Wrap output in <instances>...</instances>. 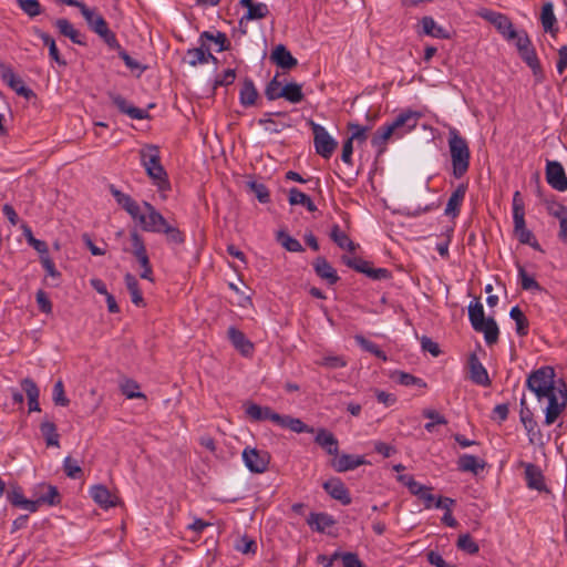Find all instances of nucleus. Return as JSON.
I'll return each mask as SVG.
<instances>
[{"instance_id": "26", "label": "nucleus", "mask_w": 567, "mask_h": 567, "mask_svg": "<svg viewBox=\"0 0 567 567\" xmlns=\"http://www.w3.org/2000/svg\"><path fill=\"white\" fill-rule=\"evenodd\" d=\"M519 56L530 68L536 81L542 82L544 80V71L535 48L532 45L528 49L520 51Z\"/></svg>"}, {"instance_id": "46", "label": "nucleus", "mask_w": 567, "mask_h": 567, "mask_svg": "<svg viewBox=\"0 0 567 567\" xmlns=\"http://www.w3.org/2000/svg\"><path fill=\"white\" fill-rule=\"evenodd\" d=\"M37 34L43 41V44L48 47L50 58L58 64L65 65L66 62L61 58L54 39L51 38L48 33L40 30H37Z\"/></svg>"}, {"instance_id": "50", "label": "nucleus", "mask_w": 567, "mask_h": 567, "mask_svg": "<svg viewBox=\"0 0 567 567\" xmlns=\"http://www.w3.org/2000/svg\"><path fill=\"white\" fill-rule=\"evenodd\" d=\"M277 241L288 251L301 252L303 251L302 245L296 238L291 237L288 233L280 230L277 233Z\"/></svg>"}, {"instance_id": "35", "label": "nucleus", "mask_w": 567, "mask_h": 567, "mask_svg": "<svg viewBox=\"0 0 567 567\" xmlns=\"http://www.w3.org/2000/svg\"><path fill=\"white\" fill-rule=\"evenodd\" d=\"M40 489L42 491V493L34 499V502H37V509L42 504L53 506L61 502L59 491L55 486L41 485Z\"/></svg>"}, {"instance_id": "51", "label": "nucleus", "mask_w": 567, "mask_h": 567, "mask_svg": "<svg viewBox=\"0 0 567 567\" xmlns=\"http://www.w3.org/2000/svg\"><path fill=\"white\" fill-rule=\"evenodd\" d=\"M354 340L364 351L372 353L373 355H375L377 358L381 359L382 361H386L388 360V357H386L385 352L382 351L378 347V344H375L374 342L365 339L361 334H357L354 337Z\"/></svg>"}, {"instance_id": "37", "label": "nucleus", "mask_w": 567, "mask_h": 567, "mask_svg": "<svg viewBox=\"0 0 567 567\" xmlns=\"http://www.w3.org/2000/svg\"><path fill=\"white\" fill-rule=\"evenodd\" d=\"M209 45L205 41H199V47L194 49H188L186 52L187 62L192 66H196L197 64L207 63L206 52H208Z\"/></svg>"}, {"instance_id": "2", "label": "nucleus", "mask_w": 567, "mask_h": 567, "mask_svg": "<svg viewBox=\"0 0 567 567\" xmlns=\"http://www.w3.org/2000/svg\"><path fill=\"white\" fill-rule=\"evenodd\" d=\"M140 158L153 184L162 192L168 190L171 184L167 173L161 164L159 148L156 145H146L140 150Z\"/></svg>"}, {"instance_id": "56", "label": "nucleus", "mask_w": 567, "mask_h": 567, "mask_svg": "<svg viewBox=\"0 0 567 567\" xmlns=\"http://www.w3.org/2000/svg\"><path fill=\"white\" fill-rule=\"evenodd\" d=\"M140 390V385L134 380H125L121 383V391L127 399H146Z\"/></svg>"}, {"instance_id": "4", "label": "nucleus", "mask_w": 567, "mask_h": 567, "mask_svg": "<svg viewBox=\"0 0 567 567\" xmlns=\"http://www.w3.org/2000/svg\"><path fill=\"white\" fill-rule=\"evenodd\" d=\"M557 385L555 370L549 365L533 371L526 380V386L535 393L538 401L545 399L548 392L553 391Z\"/></svg>"}, {"instance_id": "44", "label": "nucleus", "mask_w": 567, "mask_h": 567, "mask_svg": "<svg viewBox=\"0 0 567 567\" xmlns=\"http://www.w3.org/2000/svg\"><path fill=\"white\" fill-rule=\"evenodd\" d=\"M280 94L282 99L293 104L300 103L305 99L302 86L298 83L286 84Z\"/></svg>"}, {"instance_id": "25", "label": "nucleus", "mask_w": 567, "mask_h": 567, "mask_svg": "<svg viewBox=\"0 0 567 567\" xmlns=\"http://www.w3.org/2000/svg\"><path fill=\"white\" fill-rule=\"evenodd\" d=\"M111 100L113 104L118 109L120 112L128 115L134 120H144L148 117V113L145 110L138 109L127 103V101L118 94H112Z\"/></svg>"}, {"instance_id": "12", "label": "nucleus", "mask_w": 567, "mask_h": 567, "mask_svg": "<svg viewBox=\"0 0 567 567\" xmlns=\"http://www.w3.org/2000/svg\"><path fill=\"white\" fill-rule=\"evenodd\" d=\"M1 79L7 83L18 95L25 99H31L34 93L31 89L25 86L23 80L18 76L10 66L1 65Z\"/></svg>"}, {"instance_id": "52", "label": "nucleus", "mask_w": 567, "mask_h": 567, "mask_svg": "<svg viewBox=\"0 0 567 567\" xmlns=\"http://www.w3.org/2000/svg\"><path fill=\"white\" fill-rule=\"evenodd\" d=\"M468 319L473 327V329H477L476 326H480L485 318L483 305L480 301L471 302L468 306Z\"/></svg>"}, {"instance_id": "34", "label": "nucleus", "mask_w": 567, "mask_h": 567, "mask_svg": "<svg viewBox=\"0 0 567 567\" xmlns=\"http://www.w3.org/2000/svg\"><path fill=\"white\" fill-rule=\"evenodd\" d=\"M91 29L96 34H99L110 47H114L117 44L115 34L109 29L107 22L102 16L94 20V23L91 25Z\"/></svg>"}, {"instance_id": "18", "label": "nucleus", "mask_w": 567, "mask_h": 567, "mask_svg": "<svg viewBox=\"0 0 567 567\" xmlns=\"http://www.w3.org/2000/svg\"><path fill=\"white\" fill-rule=\"evenodd\" d=\"M468 367L470 378L474 383L483 386H487L491 384L488 373L475 353H472L470 355Z\"/></svg>"}, {"instance_id": "62", "label": "nucleus", "mask_w": 567, "mask_h": 567, "mask_svg": "<svg viewBox=\"0 0 567 567\" xmlns=\"http://www.w3.org/2000/svg\"><path fill=\"white\" fill-rule=\"evenodd\" d=\"M53 402L55 405L66 406L70 400L66 398L64 392V385L61 380L56 381L53 386Z\"/></svg>"}, {"instance_id": "32", "label": "nucleus", "mask_w": 567, "mask_h": 567, "mask_svg": "<svg viewBox=\"0 0 567 567\" xmlns=\"http://www.w3.org/2000/svg\"><path fill=\"white\" fill-rule=\"evenodd\" d=\"M476 327L477 329L474 330L484 334L485 342L488 346L495 344L498 341L499 330L496 321L493 318H487Z\"/></svg>"}, {"instance_id": "28", "label": "nucleus", "mask_w": 567, "mask_h": 567, "mask_svg": "<svg viewBox=\"0 0 567 567\" xmlns=\"http://www.w3.org/2000/svg\"><path fill=\"white\" fill-rule=\"evenodd\" d=\"M525 480L529 488L539 492L545 489L544 475L537 465L532 463L525 465Z\"/></svg>"}, {"instance_id": "40", "label": "nucleus", "mask_w": 567, "mask_h": 567, "mask_svg": "<svg viewBox=\"0 0 567 567\" xmlns=\"http://www.w3.org/2000/svg\"><path fill=\"white\" fill-rule=\"evenodd\" d=\"M289 204L290 205H302L311 213L317 210V206L312 202L310 196H308L307 194H305L303 192H301L300 189L295 188V187L289 190Z\"/></svg>"}, {"instance_id": "57", "label": "nucleus", "mask_w": 567, "mask_h": 567, "mask_svg": "<svg viewBox=\"0 0 567 567\" xmlns=\"http://www.w3.org/2000/svg\"><path fill=\"white\" fill-rule=\"evenodd\" d=\"M518 278L520 280L522 289L524 290H537L540 291V285L535 280V278L528 275L523 266H518Z\"/></svg>"}, {"instance_id": "3", "label": "nucleus", "mask_w": 567, "mask_h": 567, "mask_svg": "<svg viewBox=\"0 0 567 567\" xmlns=\"http://www.w3.org/2000/svg\"><path fill=\"white\" fill-rule=\"evenodd\" d=\"M447 143L453 176L461 178L467 173L470 167L471 152L468 143L455 127L450 128Z\"/></svg>"}, {"instance_id": "45", "label": "nucleus", "mask_w": 567, "mask_h": 567, "mask_svg": "<svg viewBox=\"0 0 567 567\" xmlns=\"http://www.w3.org/2000/svg\"><path fill=\"white\" fill-rule=\"evenodd\" d=\"M540 21L546 32L554 33L557 31V29H554V25L557 20L554 13V6L551 2L544 3L542 8Z\"/></svg>"}, {"instance_id": "11", "label": "nucleus", "mask_w": 567, "mask_h": 567, "mask_svg": "<svg viewBox=\"0 0 567 567\" xmlns=\"http://www.w3.org/2000/svg\"><path fill=\"white\" fill-rule=\"evenodd\" d=\"M545 177L548 185L555 190H567V175L560 162L547 159Z\"/></svg>"}, {"instance_id": "59", "label": "nucleus", "mask_w": 567, "mask_h": 567, "mask_svg": "<svg viewBox=\"0 0 567 567\" xmlns=\"http://www.w3.org/2000/svg\"><path fill=\"white\" fill-rule=\"evenodd\" d=\"M281 82L278 80V75H276L271 81L268 82L265 89V95L269 101H275L281 99Z\"/></svg>"}, {"instance_id": "31", "label": "nucleus", "mask_w": 567, "mask_h": 567, "mask_svg": "<svg viewBox=\"0 0 567 567\" xmlns=\"http://www.w3.org/2000/svg\"><path fill=\"white\" fill-rule=\"evenodd\" d=\"M485 466L483 460L471 454H463L457 460V468L461 472L477 474Z\"/></svg>"}, {"instance_id": "9", "label": "nucleus", "mask_w": 567, "mask_h": 567, "mask_svg": "<svg viewBox=\"0 0 567 567\" xmlns=\"http://www.w3.org/2000/svg\"><path fill=\"white\" fill-rule=\"evenodd\" d=\"M343 262L358 272L364 274L374 280L388 279L391 274L386 268H373L372 265L360 257H342Z\"/></svg>"}, {"instance_id": "7", "label": "nucleus", "mask_w": 567, "mask_h": 567, "mask_svg": "<svg viewBox=\"0 0 567 567\" xmlns=\"http://www.w3.org/2000/svg\"><path fill=\"white\" fill-rule=\"evenodd\" d=\"M130 238L132 241L131 252L136 258L142 268V272L140 274L141 278L153 281V268L150 262L146 246L144 244L142 236L138 234L137 230L134 229L130 233Z\"/></svg>"}, {"instance_id": "58", "label": "nucleus", "mask_w": 567, "mask_h": 567, "mask_svg": "<svg viewBox=\"0 0 567 567\" xmlns=\"http://www.w3.org/2000/svg\"><path fill=\"white\" fill-rule=\"evenodd\" d=\"M161 234H165L167 241L172 244L181 245L185 241L184 234L177 227L169 225L167 221L162 228Z\"/></svg>"}, {"instance_id": "55", "label": "nucleus", "mask_w": 567, "mask_h": 567, "mask_svg": "<svg viewBox=\"0 0 567 567\" xmlns=\"http://www.w3.org/2000/svg\"><path fill=\"white\" fill-rule=\"evenodd\" d=\"M456 546L460 550H463L470 555L477 554L480 550L477 543L472 538L470 534L460 535Z\"/></svg>"}, {"instance_id": "38", "label": "nucleus", "mask_w": 567, "mask_h": 567, "mask_svg": "<svg viewBox=\"0 0 567 567\" xmlns=\"http://www.w3.org/2000/svg\"><path fill=\"white\" fill-rule=\"evenodd\" d=\"M282 421L279 422L280 427L289 429L295 433H313V429L303 423L300 419L290 415H281Z\"/></svg>"}, {"instance_id": "61", "label": "nucleus", "mask_w": 567, "mask_h": 567, "mask_svg": "<svg viewBox=\"0 0 567 567\" xmlns=\"http://www.w3.org/2000/svg\"><path fill=\"white\" fill-rule=\"evenodd\" d=\"M21 10L33 18L41 13V4L38 0H17Z\"/></svg>"}, {"instance_id": "30", "label": "nucleus", "mask_w": 567, "mask_h": 567, "mask_svg": "<svg viewBox=\"0 0 567 567\" xmlns=\"http://www.w3.org/2000/svg\"><path fill=\"white\" fill-rule=\"evenodd\" d=\"M307 523L311 529L318 533H324L329 527L336 524V520L327 513H311Z\"/></svg>"}, {"instance_id": "27", "label": "nucleus", "mask_w": 567, "mask_h": 567, "mask_svg": "<svg viewBox=\"0 0 567 567\" xmlns=\"http://www.w3.org/2000/svg\"><path fill=\"white\" fill-rule=\"evenodd\" d=\"M315 442L322 447L328 454L337 456L339 453V442L336 436L327 431L326 429H320L317 432L315 437Z\"/></svg>"}, {"instance_id": "60", "label": "nucleus", "mask_w": 567, "mask_h": 567, "mask_svg": "<svg viewBox=\"0 0 567 567\" xmlns=\"http://www.w3.org/2000/svg\"><path fill=\"white\" fill-rule=\"evenodd\" d=\"M63 470L68 477L70 478H79L83 473L81 466L78 461L73 460L71 456H66L63 462Z\"/></svg>"}, {"instance_id": "64", "label": "nucleus", "mask_w": 567, "mask_h": 567, "mask_svg": "<svg viewBox=\"0 0 567 567\" xmlns=\"http://www.w3.org/2000/svg\"><path fill=\"white\" fill-rule=\"evenodd\" d=\"M339 559L342 561V567H363L357 554L340 553Z\"/></svg>"}, {"instance_id": "22", "label": "nucleus", "mask_w": 567, "mask_h": 567, "mask_svg": "<svg viewBox=\"0 0 567 567\" xmlns=\"http://www.w3.org/2000/svg\"><path fill=\"white\" fill-rule=\"evenodd\" d=\"M467 190V184H460L456 189L451 194L444 214L449 217H456L460 214V209L462 206V203L465 198V194Z\"/></svg>"}, {"instance_id": "54", "label": "nucleus", "mask_w": 567, "mask_h": 567, "mask_svg": "<svg viewBox=\"0 0 567 567\" xmlns=\"http://www.w3.org/2000/svg\"><path fill=\"white\" fill-rule=\"evenodd\" d=\"M247 187L251 193H254L260 203L266 204L270 200V193L265 184L256 181H249L247 183Z\"/></svg>"}, {"instance_id": "1", "label": "nucleus", "mask_w": 567, "mask_h": 567, "mask_svg": "<svg viewBox=\"0 0 567 567\" xmlns=\"http://www.w3.org/2000/svg\"><path fill=\"white\" fill-rule=\"evenodd\" d=\"M420 114L417 112L406 111L399 114L393 122L380 126L371 138V145L378 150L379 154L385 151L388 141L392 135L401 137L416 127Z\"/></svg>"}, {"instance_id": "24", "label": "nucleus", "mask_w": 567, "mask_h": 567, "mask_svg": "<svg viewBox=\"0 0 567 567\" xmlns=\"http://www.w3.org/2000/svg\"><path fill=\"white\" fill-rule=\"evenodd\" d=\"M240 6L247 9V12L240 19V24L247 20H260L268 16L269 9L266 3H255L252 0H240Z\"/></svg>"}, {"instance_id": "21", "label": "nucleus", "mask_w": 567, "mask_h": 567, "mask_svg": "<svg viewBox=\"0 0 567 567\" xmlns=\"http://www.w3.org/2000/svg\"><path fill=\"white\" fill-rule=\"evenodd\" d=\"M313 269L317 276L329 285H334L339 280L337 270L324 257H318L315 259Z\"/></svg>"}, {"instance_id": "20", "label": "nucleus", "mask_w": 567, "mask_h": 567, "mask_svg": "<svg viewBox=\"0 0 567 567\" xmlns=\"http://www.w3.org/2000/svg\"><path fill=\"white\" fill-rule=\"evenodd\" d=\"M228 338L231 344L238 350L243 355L249 357L254 352V344L250 342L244 332L238 330L235 327H229L227 331Z\"/></svg>"}, {"instance_id": "47", "label": "nucleus", "mask_w": 567, "mask_h": 567, "mask_svg": "<svg viewBox=\"0 0 567 567\" xmlns=\"http://www.w3.org/2000/svg\"><path fill=\"white\" fill-rule=\"evenodd\" d=\"M8 499L13 506L21 507L30 513L37 512V502L34 499H27L20 491L9 493Z\"/></svg>"}, {"instance_id": "16", "label": "nucleus", "mask_w": 567, "mask_h": 567, "mask_svg": "<svg viewBox=\"0 0 567 567\" xmlns=\"http://www.w3.org/2000/svg\"><path fill=\"white\" fill-rule=\"evenodd\" d=\"M363 464H367V461L363 456L351 454L337 455L331 462V466L338 473L354 470Z\"/></svg>"}, {"instance_id": "48", "label": "nucleus", "mask_w": 567, "mask_h": 567, "mask_svg": "<svg viewBox=\"0 0 567 567\" xmlns=\"http://www.w3.org/2000/svg\"><path fill=\"white\" fill-rule=\"evenodd\" d=\"M509 317L516 322V333L524 337L528 333V320L518 306L511 309Z\"/></svg>"}, {"instance_id": "23", "label": "nucleus", "mask_w": 567, "mask_h": 567, "mask_svg": "<svg viewBox=\"0 0 567 567\" xmlns=\"http://www.w3.org/2000/svg\"><path fill=\"white\" fill-rule=\"evenodd\" d=\"M514 234L518 241L524 245H529L535 249H539V244L535 240L533 233L527 229L525 216L513 217Z\"/></svg>"}, {"instance_id": "49", "label": "nucleus", "mask_w": 567, "mask_h": 567, "mask_svg": "<svg viewBox=\"0 0 567 567\" xmlns=\"http://www.w3.org/2000/svg\"><path fill=\"white\" fill-rule=\"evenodd\" d=\"M55 27L58 28L61 34L68 37L73 43H83L80 39V32L74 29V27L69 22V20L58 19L55 21Z\"/></svg>"}, {"instance_id": "19", "label": "nucleus", "mask_w": 567, "mask_h": 567, "mask_svg": "<svg viewBox=\"0 0 567 567\" xmlns=\"http://www.w3.org/2000/svg\"><path fill=\"white\" fill-rule=\"evenodd\" d=\"M143 207L147 212L145 231L161 234L162 228L166 225L164 216L148 202H143Z\"/></svg>"}, {"instance_id": "63", "label": "nucleus", "mask_w": 567, "mask_h": 567, "mask_svg": "<svg viewBox=\"0 0 567 567\" xmlns=\"http://www.w3.org/2000/svg\"><path fill=\"white\" fill-rule=\"evenodd\" d=\"M348 128L351 131V136L349 140H351L352 143L353 141L364 142L368 138V126H361L357 123H349Z\"/></svg>"}, {"instance_id": "15", "label": "nucleus", "mask_w": 567, "mask_h": 567, "mask_svg": "<svg viewBox=\"0 0 567 567\" xmlns=\"http://www.w3.org/2000/svg\"><path fill=\"white\" fill-rule=\"evenodd\" d=\"M246 414L252 421L269 420L277 425L282 421L281 414L274 412L269 406H260L256 403H249L246 405Z\"/></svg>"}, {"instance_id": "39", "label": "nucleus", "mask_w": 567, "mask_h": 567, "mask_svg": "<svg viewBox=\"0 0 567 567\" xmlns=\"http://www.w3.org/2000/svg\"><path fill=\"white\" fill-rule=\"evenodd\" d=\"M493 25L506 40H512V38L516 35V30L514 29L512 21L503 13L494 17Z\"/></svg>"}, {"instance_id": "53", "label": "nucleus", "mask_w": 567, "mask_h": 567, "mask_svg": "<svg viewBox=\"0 0 567 567\" xmlns=\"http://www.w3.org/2000/svg\"><path fill=\"white\" fill-rule=\"evenodd\" d=\"M544 205L549 215L554 216L558 220L567 216V207L561 203L555 200L554 197L545 198Z\"/></svg>"}, {"instance_id": "8", "label": "nucleus", "mask_w": 567, "mask_h": 567, "mask_svg": "<svg viewBox=\"0 0 567 567\" xmlns=\"http://www.w3.org/2000/svg\"><path fill=\"white\" fill-rule=\"evenodd\" d=\"M313 133V143L316 152L323 158H330L334 153L338 142L320 124L313 121L309 122Z\"/></svg>"}, {"instance_id": "42", "label": "nucleus", "mask_w": 567, "mask_h": 567, "mask_svg": "<svg viewBox=\"0 0 567 567\" xmlns=\"http://www.w3.org/2000/svg\"><path fill=\"white\" fill-rule=\"evenodd\" d=\"M198 41H205L206 43L208 41L214 42L218 45L219 52L228 50L230 47V42L227 39L226 34L220 31H216L215 33L210 31H204L200 33Z\"/></svg>"}, {"instance_id": "41", "label": "nucleus", "mask_w": 567, "mask_h": 567, "mask_svg": "<svg viewBox=\"0 0 567 567\" xmlns=\"http://www.w3.org/2000/svg\"><path fill=\"white\" fill-rule=\"evenodd\" d=\"M124 281H125L126 288L131 295L132 302L138 307L143 306L144 299H143V295L140 289L138 281H137L136 277L128 272L125 275Z\"/></svg>"}, {"instance_id": "10", "label": "nucleus", "mask_w": 567, "mask_h": 567, "mask_svg": "<svg viewBox=\"0 0 567 567\" xmlns=\"http://www.w3.org/2000/svg\"><path fill=\"white\" fill-rule=\"evenodd\" d=\"M243 460L250 472L260 474L267 471L270 454L267 451L246 447L243 452Z\"/></svg>"}, {"instance_id": "33", "label": "nucleus", "mask_w": 567, "mask_h": 567, "mask_svg": "<svg viewBox=\"0 0 567 567\" xmlns=\"http://www.w3.org/2000/svg\"><path fill=\"white\" fill-rule=\"evenodd\" d=\"M421 27L424 34L437 38L450 39V33L443 27L439 25L432 17H423Z\"/></svg>"}, {"instance_id": "29", "label": "nucleus", "mask_w": 567, "mask_h": 567, "mask_svg": "<svg viewBox=\"0 0 567 567\" xmlns=\"http://www.w3.org/2000/svg\"><path fill=\"white\" fill-rule=\"evenodd\" d=\"M21 388L25 392L28 398L29 411L30 412H39V395L40 391L35 382L29 378H25L21 381Z\"/></svg>"}, {"instance_id": "6", "label": "nucleus", "mask_w": 567, "mask_h": 567, "mask_svg": "<svg viewBox=\"0 0 567 567\" xmlns=\"http://www.w3.org/2000/svg\"><path fill=\"white\" fill-rule=\"evenodd\" d=\"M112 195L114 196L116 203L132 217V219L140 225V227L145 231V225L147 219V212L141 206L135 199H133L130 195L122 193L121 190L112 187Z\"/></svg>"}, {"instance_id": "43", "label": "nucleus", "mask_w": 567, "mask_h": 567, "mask_svg": "<svg viewBox=\"0 0 567 567\" xmlns=\"http://www.w3.org/2000/svg\"><path fill=\"white\" fill-rule=\"evenodd\" d=\"M40 431L48 446H59L60 435L58 434L56 426L53 422L49 420L42 421L40 424Z\"/></svg>"}, {"instance_id": "13", "label": "nucleus", "mask_w": 567, "mask_h": 567, "mask_svg": "<svg viewBox=\"0 0 567 567\" xmlns=\"http://www.w3.org/2000/svg\"><path fill=\"white\" fill-rule=\"evenodd\" d=\"M90 496L104 509L115 507L118 503V497L112 494L111 491L102 484L92 486L90 488Z\"/></svg>"}, {"instance_id": "36", "label": "nucleus", "mask_w": 567, "mask_h": 567, "mask_svg": "<svg viewBox=\"0 0 567 567\" xmlns=\"http://www.w3.org/2000/svg\"><path fill=\"white\" fill-rule=\"evenodd\" d=\"M258 97V91L250 79H245L239 93V100L244 106H252Z\"/></svg>"}, {"instance_id": "5", "label": "nucleus", "mask_w": 567, "mask_h": 567, "mask_svg": "<svg viewBox=\"0 0 567 567\" xmlns=\"http://www.w3.org/2000/svg\"><path fill=\"white\" fill-rule=\"evenodd\" d=\"M548 405L545 409V424L551 425L567 406V385L563 380L558 385L545 396Z\"/></svg>"}, {"instance_id": "17", "label": "nucleus", "mask_w": 567, "mask_h": 567, "mask_svg": "<svg viewBox=\"0 0 567 567\" xmlns=\"http://www.w3.org/2000/svg\"><path fill=\"white\" fill-rule=\"evenodd\" d=\"M270 60L284 70H291L298 64L297 59L292 56L290 51L284 44L275 47L270 54Z\"/></svg>"}, {"instance_id": "14", "label": "nucleus", "mask_w": 567, "mask_h": 567, "mask_svg": "<svg viewBox=\"0 0 567 567\" xmlns=\"http://www.w3.org/2000/svg\"><path fill=\"white\" fill-rule=\"evenodd\" d=\"M322 487L333 499L339 501L341 504L349 505L351 503L349 491L340 478L332 477L324 482Z\"/></svg>"}]
</instances>
